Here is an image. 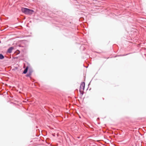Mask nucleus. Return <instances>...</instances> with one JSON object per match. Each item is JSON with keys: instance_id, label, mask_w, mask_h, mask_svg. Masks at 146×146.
Masks as SVG:
<instances>
[{"instance_id": "f257e3e1", "label": "nucleus", "mask_w": 146, "mask_h": 146, "mask_svg": "<svg viewBox=\"0 0 146 146\" xmlns=\"http://www.w3.org/2000/svg\"><path fill=\"white\" fill-rule=\"evenodd\" d=\"M85 86V82H82L79 89V92L80 93L82 94L81 96H82V95L84 94V89Z\"/></svg>"}, {"instance_id": "f03ea898", "label": "nucleus", "mask_w": 146, "mask_h": 146, "mask_svg": "<svg viewBox=\"0 0 146 146\" xmlns=\"http://www.w3.org/2000/svg\"><path fill=\"white\" fill-rule=\"evenodd\" d=\"M28 9V8H26L22 7L21 8V11L24 14L27 15Z\"/></svg>"}, {"instance_id": "7ed1b4c3", "label": "nucleus", "mask_w": 146, "mask_h": 146, "mask_svg": "<svg viewBox=\"0 0 146 146\" xmlns=\"http://www.w3.org/2000/svg\"><path fill=\"white\" fill-rule=\"evenodd\" d=\"M33 72V70L31 68H30L29 70V73L26 75V77H30V76L31 75Z\"/></svg>"}, {"instance_id": "20e7f679", "label": "nucleus", "mask_w": 146, "mask_h": 146, "mask_svg": "<svg viewBox=\"0 0 146 146\" xmlns=\"http://www.w3.org/2000/svg\"><path fill=\"white\" fill-rule=\"evenodd\" d=\"M34 12V11L33 10L28 9L27 15H31L33 14Z\"/></svg>"}, {"instance_id": "39448f33", "label": "nucleus", "mask_w": 146, "mask_h": 146, "mask_svg": "<svg viewBox=\"0 0 146 146\" xmlns=\"http://www.w3.org/2000/svg\"><path fill=\"white\" fill-rule=\"evenodd\" d=\"M29 68V66H26V68L24 69V71L23 72V74H26L28 71V70Z\"/></svg>"}, {"instance_id": "423d86ee", "label": "nucleus", "mask_w": 146, "mask_h": 146, "mask_svg": "<svg viewBox=\"0 0 146 146\" xmlns=\"http://www.w3.org/2000/svg\"><path fill=\"white\" fill-rule=\"evenodd\" d=\"M13 49V47H9L7 50V52L9 53H11L12 51V50Z\"/></svg>"}, {"instance_id": "0eeeda50", "label": "nucleus", "mask_w": 146, "mask_h": 146, "mask_svg": "<svg viewBox=\"0 0 146 146\" xmlns=\"http://www.w3.org/2000/svg\"><path fill=\"white\" fill-rule=\"evenodd\" d=\"M4 58V56L2 54H0V60H2Z\"/></svg>"}, {"instance_id": "6e6552de", "label": "nucleus", "mask_w": 146, "mask_h": 146, "mask_svg": "<svg viewBox=\"0 0 146 146\" xmlns=\"http://www.w3.org/2000/svg\"><path fill=\"white\" fill-rule=\"evenodd\" d=\"M131 53H129V54H122V55H118V56H126L128 54H130Z\"/></svg>"}, {"instance_id": "1a4fd4ad", "label": "nucleus", "mask_w": 146, "mask_h": 146, "mask_svg": "<svg viewBox=\"0 0 146 146\" xmlns=\"http://www.w3.org/2000/svg\"><path fill=\"white\" fill-rule=\"evenodd\" d=\"M93 1V3H96L97 1H98L97 0H92Z\"/></svg>"}, {"instance_id": "9d476101", "label": "nucleus", "mask_w": 146, "mask_h": 146, "mask_svg": "<svg viewBox=\"0 0 146 146\" xmlns=\"http://www.w3.org/2000/svg\"><path fill=\"white\" fill-rule=\"evenodd\" d=\"M66 25H69V24H66Z\"/></svg>"}, {"instance_id": "9b49d317", "label": "nucleus", "mask_w": 146, "mask_h": 146, "mask_svg": "<svg viewBox=\"0 0 146 146\" xmlns=\"http://www.w3.org/2000/svg\"><path fill=\"white\" fill-rule=\"evenodd\" d=\"M115 56V57H116V56Z\"/></svg>"}, {"instance_id": "f8f14e48", "label": "nucleus", "mask_w": 146, "mask_h": 146, "mask_svg": "<svg viewBox=\"0 0 146 146\" xmlns=\"http://www.w3.org/2000/svg\"><path fill=\"white\" fill-rule=\"evenodd\" d=\"M16 58H17V57H16Z\"/></svg>"}]
</instances>
